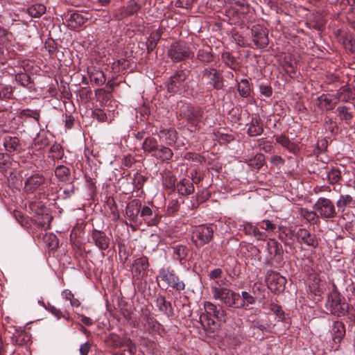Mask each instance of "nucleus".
<instances>
[{
	"instance_id": "f257e3e1",
	"label": "nucleus",
	"mask_w": 355,
	"mask_h": 355,
	"mask_svg": "<svg viewBox=\"0 0 355 355\" xmlns=\"http://www.w3.org/2000/svg\"><path fill=\"white\" fill-rule=\"evenodd\" d=\"M213 298L219 300L221 304L230 308H234L238 299V293L222 286H214L211 287Z\"/></svg>"
},
{
	"instance_id": "f03ea898",
	"label": "nucleus",
	"mask_w": 355,
	"mask_h": 355,
	"mask_svg": "<svg viewBox=\"0 0 355 355\" xmlns=\"http://www.w3.org/2000/svg\"><path fill=\"white\" fill-rule=\"evenodd\" d=\"M168 55L173 62H180L192 58L194 53L187 43L181 41L173 43L170 46Z\"/></svg>"
},
{
	"instance_id": "7ed1b4c3",
	"label": "nucleus",
	"mask_w": 355,
	"mask_h": 355,
	"mask_svg": "<svg viewBox=\"0 0 355 355\" xmlns=\"http://www.w3.org/2000/svg\"><path fill=\"white\" fill-rule=\"evenodd\" d=\"M318 217L325 220L334 218L336 214V207L333 202L326 198H319L313 205Z\"/></svg>"
},
{
	"instance_id": "20e7f679",
	"label": "nucleus",
	"mask_w": 355,
	"mask_h": 355,
	"mask_svg": "<svg viewBox=\"0 0 355 355\" xmlns=\"http://www.w3.org/2000/svg\"><path fill=\"white\" fill-rule=\"evenodd\" d=\"M326 306L331 314L337 316L344 315L347 309L344 298L337 291H332L329 295Z\"/></svg>"
},
{
	"instance_id": "39448f33",
	"label": "nucleus",
	"mask_w": 355,
	"mask_h": 355,
	"mask_svg": "<svg viewBox=\"0 0 355 355\" xmlns=\"http://www.w3.org/2000/svg\"><path fill=\"white\" fill-rule=\"evenodd\" d=\"M214 230L211 225H199L195 227L192 233V240L197 248H201L213 238Z\"/></svg>"
},
{
	"instance_id": "423d86ee",
	"label": "nucleus",
	"mask_w": 355,
	"mask_h": 355,
	"mask_svg": "<svg viewBox=\"0 0 355 355\" xmlns=\"http://www.w3.org/2000/svg\"><path fill=\"white\" fill-rule=\"evenodd\" d=\"M159 277L168 286L177 291H182L185 288V284L180 279L173 270L162 268L159 270Z\"/></svg>"
},
{
	"instance_id": "0eeeda50",
	"label": "nucleus",
	"mask_w": 355,
	"mask_h": 355,
	"mask_svg": "<svg viewBox=\"0 0 355 355\" xmlns=\"http://www.w3.org/2000/svg\"><path fill=\"white\" fill-rule=\"evenodd\" d=\"M203 79H207L210 85L216 89H220L223 86V78L222 73L213 67L205 68L202 72Z\"/></svg>"
},
{
	"instance_id": "6e6552de",
	"label": "nucleus",
	"mask_w": 355,
	"mask_h": 355,
	"mask_svg": "<svg viewBox=\"0 0 355 355\" xmlns=\"http://www.w3.org/2000/svg\"><path fill=\"white\" fill-rule=\"evenodd\" d=\"M202 113V109L191 105H182L180 109V114L193 125H196L201 120Z\"/></svg>"
},
{
	"instance_id": "1a4fd4ad",
	"label": "nucleus",
	"mask_w": 355,
	"mask_h": 355,
	"mask_svg": "<svg viewBox=\"0 0 355 355\" xmlns=\"http://www.w3.org/2000/svg\"><path fill=\"white\" fill-rule=\"evenodd\" d=\"M45 182L44 176L35 173L29 176L24 182V190L26 193H33L36 191Z\"/></svg>"
},
{
	"instance_id": "9d476101",
	"label": "nucleus",
	"mask_w": 355,
	"mask_h": 355,
	"mask_svg": "<svg viewBox=\"0 0 355 355\" xmlns=\"http://www.w3.org/2000/svg\"><path fill=\"white\" fill-rule=\"evenodd\" d=\"M252 41L257 47L265 48L268 44V37L266 31L260 26H253L252 28Z\"/></svg>"
},
{
	"instance_id": "9b49d317",
	"label": "nucleus",
	"mask_w": 355,
	"mask_h": 355,
	"mask_svg": "<svg viewBox=\"0 0 355 355\" xmlns=\"http://www.w3.org/2000/svg\"><path fill=\"white\" fill-rule=\"evenodd\" d=\"M296 237L300 243H304L309 247L315 248L318 245L315 236L311 234L306 229L300 228L296 232Z\"/></svg>"
},
{
	"instance_id": "f8f14e48",
	"label": "nucleus",
	"mask_w": 355,
	"mask_h": 355,
	"mask_svg": "<svg viewBox=\"0 0 355 355\" xmlns=\"http://www.w3.org/2000/svg\"><path fill=\"white\" fill-rule=\"evenodd\" d=\"M186 78L187 74L184 71L176 72L174 76L171 77L167 84L168 91L169 92H176Z\"/></svg>"
},
{
	"instance_id": "ddd939ff",
	"label": "nucleus",
	"mask_w": 355,
	"mask_h": 355,
	"mask_svg": "<svg viewBox=\"0 0 355 355\" xmlns=\"http://www.w3.org/2000/svg\"><path fill=\"white\" fill-rule=\"evenodd\" d=\"M92 238L96 246L100 250H105L109 247L110 239L106 234L98 230H94L92 232Z\"/></svg>"
},
{
	"instance_id": "4468645a",
	"label": "nucleus",
	"mask_w": 355,
	"mask_h": 355,
	"mask_svg": "<svg viewBox=\"0 0 355 355\" xmlns=\"http://www.w3.org/2000/svg\"><path fill=\"white\" fill-rule=\"evenodd\" d=\"M158 136L161 140L169 146L173 145L177 139V132L173 128H161L158 132Z\"/></svg>"
},
{
	"instance_id": "2eb2a0df",
	"label": "nucleus",
	"mask_w": 355,
	"mask_h": 355,
	"mask_svg": "<svg viewBox=\"0 0 355 355\" xmlns=\"http://www.w3.org/2000/svg\"><path fill=\"white\" fill-rule=\"evenodd\" d=\"M235 302L236 304L234 306V309H241L254 304L256 300L254 296L247 291H242L241 295L238 293V299Z\"/></svg>"
},
{
	"instance_id": "dca6fc26",
	"label": "nucleus",
	"mask_w": 355,
	"mask_h": 355,
	"mask_svg": "<svg viewBox=\"0 0 355 355\" xmlns=\"http://www.w3.org/2000/svg\"><path fill=\"white\" fill-rule=\"evenodd\" d=\"M331 334L335 343H340L345 335V328L343 323L339 321L334 322L331 327Z\"/></svg>"
},
{
	"instance_id": "f3484780",
	"label": "nucleus",
	"mask_w": 355,
	"mask_h": 355,
	"mask_svg": "<svg viewBox=\"0 0 355 355\" xmlns=\"http://www.w3.org/2000/svg\"><path fill=\"white\" fill-rule=\"evenodd\" d=\"M139 10V6L137 3H133L126 7H122L116 12L114 17L116 20H121L122 19L132 15Z\"/></svg>"
},
{
	"instance_id": "a211bd4d",
	"label": "nucleus",
	"mask_w": 355,
	"mask_h": 355,
	"mask_svg": "<svg viewBox=\"0 0 355 355\" xmlns=\"http://www.w3.org/2000/svg\"><path fill=\"white\" fill-rule=\"evenodd\" d=\"M204 308L207 314L213 315L218 320H224L225 316V311L222 309H217L216 306L212 302H205Z\"/></svg>"
},
{
	"instance_id": "6ab92c4d",
	"label": "nucleus",
	"mask_w": 355,
	"mask_h": 355,
	"mask_svg": "<svg viewBox=\"0 0 355 355\" xmlns=\"http://www.w3.org/2000/svg\"><path fill=\"white\" fill-rule=\"evenodd\" d=\"M275 138L277 143L291 153H295L299 149L298 146L296 144L293 143L286 135H276L275 136Z\"/></svg>"
},
{
	"instance_id": "aec40b11",
	"label": "nucleus",
	"mask_w": 355,
	"mask_h": 355,
	"mask_svg": "<svg viewBox=\"0 0 355 355\" xmlns=\"http://www.w3.org/2000/svg\"><path fill=\"white\" fill-rule=\"evenodd\" d=\"M263 123L259 118H252L248 124V133L250 137L260 135L263 132Z\"/></svg>"
},
{
	"instance_id": "412c9836",
	"label": "nucleus",
	"mask_w": 355,
	"mask_h": 355,
	"mask_svg": "<svg viewBox=\"0 0 355 355\" xmlns=\"http://www.w3.org/2000/svg\"><path fill=\"white\" fill-rule=\"evenodd\" d=\"M336 98L339 101L348 102L355 98V92L349 86H344L338 91Z\"/></svg>"
},
{
	"instance_id": "4be33fe9",
	"label": "nucleus",
	"mask_w": 355,
	"mask_h": 355,
	"mask_svg": "<svg viewBox=\"0 0 355 355\" xmlns=\"http://www.w3.org/2000/svg\"><path fill=\"white\" fill-rule=\"evenodd\" d=\"M178 192L182 196H188L194 192L193 183L189 180L184 178L177 184Z\"/></svg>"
},
{
	"instance_id": "5701e85b",
	"label": "nucleus",
	"mask_w": 355,
	"mask_h": 355,
	"mask_svg": "<svg viewBox=\"0 0 355 355\" xmlns=\"http://www.w3.org/2000/svg\"><path fill=\"white\" fill-rule=\"evenodd\" d=\"M156 304L159 310L168 317L173 315V310L171 303L167 302L164 296L160 295L157 298Z\"/></svg>"
},
{
	"instance_id": "b1692460",
	"label": "nucleus",
	"mask_w": 355,
	"mask_h": 355,
	"mask_svg": "<svg viewBox=\"0 0 355 355\" xmlns=\"http://www.w3.org/2000/svg\"><path fill=\"white\" fill-rule=\"evenodd\" d=\"M197 58L199 61L209 63L213 60L212 49L209 45H204L197 53Z\"/></svg>"
},
{
	"instance_id": "393cba45",
	"label": "nucleus",
	"mask_w": 355,
	"mask_h": 355,
	"mask_svg": "<svg viewBox=\"0 0 355 355\" xmlns=\"http://www.w3.org/2000/svg\"><path fill=\"white\" fill-rule=\"evenodd\" d=\"M148 267V259L146 257H141L135 259L132 266V272L136 275L145 272Z\"/></svg>"
},
{
	"instance_id": "a878e982",
	"label": "nucleus",
	"mask_w": 355,
	"mask_h": 355,
	"mask_svg": "<svg viewBox=\"0 0 355 355\" xmlns=\"http://www.w3.org/2000/svg\"><path fill=\"white\" fill-rule=\"evenodd\" d=\"M12 343L16 345H23L28 340V335L21 329H15L11 337Z\"/></svg>"
},
{
	"instance_id": "bb28decb",
	"label": "nucleus",
	"mask_w": 355,
	"mask_h": 355,
	"mask_svg": "<svg viewBox=\"0 0 355 355\" xmlns=\"http://www.w3.org/2000/svg\"><path fill=\"white\" fill-rule=\"evenodd\" d=\"M267 250L270 255L275 257L282 254V246L277 240L270 239L267 242Z\"/></svg>"
},
{
	"instance_id": "cd10ccee",
	"label": "nucleus",
	"mask_w": 355,
	"mask_h": 355,
	"mask_svg": "<svg viewBox=\"0 0 355 355\" xmlns=\"http://www.w3.org/2000/svg\"><path fill=\"white\" fill-rule=\"evenodd\" d=\"M3 146L10 153L17 151L19 148V139L16 137H6Z\"/></svg>"
},
{
	"instance_id": "c85d7f7f",
	"label": "nucleus",
	"mask_w": 355,
	"mask_h": 355,
	"mask_svg": "<svg viewBox=\"0 0 355 355\" xmlns=\"http://www.w3.org/2000/svg\"><path fill=\"white\" fill-rule=\"evenodd\" d=\"M154 155L159 160L164 162L170 160L173 155L171 149L166 146H162L160 148L155 150Z\"/></svg>"
},
{
	"instance_id": "c756f323",
	"label": "nucleus",
	"mask_w": 355,
	"mask_h": 355,
	"mask_svg": "<svg viewBox=\"0 0 355 355\" xmlns=\"http://www.w3.org/2000/svg\"><path fill=\"white\" fill-rule=\"evenodd\" d=\"M272 280L269 284L271 290H283L284 285L286 283V279L278 274H273L271 276Z\"/></svg>"
},
{
	"instance_id": "7c9ffc66",
	"label": "nucleus",
	"mask_w": 355,
	"mask_h": 355,
	"mask_svg": "<svg viewBox=\"0 0 355 355\" xmlns=\"http://www.w3.org/2000/svg\"><path fill=\"white\" fill-rule=\"evenodd\" d=\"M140 213V205L137 202H132L128 205L126 215L132 221H136Z\"/></svg>"
},
{
	"instance_id": "2f4dec72",
	"label": "nucleus",
	"mask_w": 355,
	"mask_h": 355,
	"mask_svg": "<svg viewBox=\"0 0 355 355\" xmlns=\"http://www.w3.org/2000/svg\"><path fill=\"white\" fill-rule=\"evenodd\" d=\"M237 86V89L241 96L246 98L250 95L251 88L249 80L248 79H241L240 82H238Z\"/></svg>"
},
{
	"instance_id": "473e14b6",
	"label": "nucleus",
	"mask_w": 355,
	"mask_h": 355,
	"mask_svg": "<svg viewBox=\"0 0 355 355\" xmlns=\"http://www.w3.org/2000/svg\"><path fill=\"white\" fill-rule=\"evenodd\" d=\"M143 320H144V327L148 331H158L160 328V324L155 320L153 317H150L146 313H143Z\"/></svg>"
},
{
	"instance_id": "72a5a7b5",
	"label": "nucleus",
	"mask_w": 355,
	"mask_h": 355,
	"mask_svg": "<svg viewBox=\"0 0 355 355\" xmlns=\"http://www.w3.org/2000/svg\"><path fill=\"white\" fill-rule=\"evenodd\" d=\"M338 116L347 123H350L354 118V115L349 111L347 106H339L336 109Z\"/></svg>"
},
{
	"instance_id": "f704fd0d",
	"label": "nucleus",
	"mask_w": 355,
	"mask_h": 355,
	"mask_svg": "<svg viewBox=\"0 0 355 355\" xmlns=\"http://www.w3.org/2000/svg\"><path fill=\"white\" fill-rule=\"evenodd\" d=\"M89 78L91 81L94 82L97 86L103 85L106 78L103 71L94 69L89 73Z\"/></svg>"
},
{
	"instance_id": "c9c22d12",
	"label": "nucleus",
	"mask_w": 355,
	"mask_h": 355,
	"mask_svg": "<svg viewBox=\"0 0 355 355\" xmlns=\"http://www.w3.org/2000/svg\"><path fill=\"white\" fill-rule=\"evenodd\" d=\"M300 215L309 223H315L318 218L316 210L311 211L306 208L300 209Z\"/></svg>"
},
{
	"instance_id": "e433bc0d",
	"label": "nucleus",
	"mask_w": 355,
	"mask_h": 355,
	"mask_svg": "<svg viewBox=\"0 0 355 355\" xmlns=\"http://www.w3.org/2000/svg\"><path fill=\"white\" fill-rule=\"evenodd\" d=\"M46 11V7L41 3L34 4L27 9L28 13L33 17H39Z\"/></svg>"
},
{
	"instance_id": "4c0bfd02",
	"label": "nucleus",
	"mask_w": 355,
	"mask_h": 355,
	"mask_svg": "<svg viewBox=\"0 0 355 355\" xmlns=\"http://www.w3.org/2000/svg\"><path fill=\"white\" fill-rule=\"evenodd\" d=\"M318 105L322 110H331L334 108L336 104L327 98L326 95H322L318 98Z\"/></svg>"
},
{
	"instance_id": "58836bf2",
	"label": "nucleus",
	"mask_w": 355,
	"mask_h": 355,
	"mask_svg": "<svg viewBox=\"0 0 355 355\" xmlns=\"http://www.w3.org/2000/svg\"><path fill=\"white\" fill-rule=\"evenodd\" d=\"M55 175L58 178H59L62 181H67L69 180V177L70 175V171L69 168L65 166L60 165L56 167L55 170Z\"/></svg>"
},
{
	"instance_id": "ea45409f",
	"label": "nucleus",
	"mask_w": 355,
	"mask_h": 355,
	"mask_svg": "<svg viewBox=\"0 0 355 355\" xmlns=\"http://www.w3.org/2000/svg\"><path fill=\"white\" fill-rule=\"evenodd\" d=\"M157 146V140L153 137H147L143 142L142 148L145 151L152 152L156 150Z\"/></svg>"
},
{
	"instance_id": "a19ab883",
	"label": "nucleus",
	"mask_w": 355,
	"mask_h": 355,
	"mask_svg": "<svg viewBox=\"0 0 355 355\" xmlns=\"http://www.w3.org/2000/svg\"><path fill=\"white\" fill-rule=\"evenodd\" d=\"M175 258L181 261L186 258L187 255V248L184 245H176L173 248Z\"/></svg>"
},
{
	"instance_id": "79ce46f5",
	"label": "nucleus",
	"mask_w": 355,
	"mask_h": 355,
	"mask_svg": "<svg viewBox=\"0 0 355 355\" xmlns=\"http://www.w3.org/2000/svg\"><path fill=\"white\" fill-rule=\"evenodd\" d=\"M259 148L266 152L271 153L273 150V146L272 143L264 138H261L257 141Z\"/></svg>"
},
{
	"instance_id": "37998d69",
	"label": "nucleus",
	"mask_w": 355,
	"mask_h": 355,
	"mask_svg": "<svg viewBox=\"0 0 355 355\" xmlns=\"http://www.w3.org/2000/svg\"><path fill=\"white\" fill-rule=\"evenodd\" d=\"M327 178L331 184H335L340 180L341 173L337 168H332L328 172Z\"/></svg>"
},
{
	"instance_id": "c03bdc74",
	"label": "nucleus",
	"mask_w": 355,
	"mask_h": 355,
	"mask_svg": "<svg viewBox=\"0 0 355 355\" xmlns=\"http://www.w3.org/2000/svg\"><path fill=\"white\" fill-rule=\"evenodd\" d=\"M87 18L83 17V15L78 12H73L71 15L69 20L72 23H75L76 26H80L85 22Z\"/></svg>"
},
{
	"instance_id": "a18cd8bd",
	"label": "nucleus",
	"mask_w": 355,
	"mask_h": 355,
	"mask_svg": "<svg viewBox=\"0 0 355 355\" xmlns=\"http://www.w3.org/2000/svg\"><path fill=\"white\" fill-rule=\"evenodd\" d=\"M352 202V198L349 195H342L338 200L336 205L338 208H344L349 206Z\"/></svg>"
},
{
	"instance_id": "49530a36",
	"label": "nucleus",
	"mask_w": 355,
	"mask_h": 355,
	"mask_svg": "<svg viewBox=\"0 0 355 355\" xmlns=\"http://www.w3.org/2000/svg\"><path fill=\"white\" fill-rule=\"evenodd\" d=\"M222 59L227 67L232 69H235V58L229 52L223 53L222 54Z\"/></svg>"
},
{
	"instance_id": "de8ad7c7",
	"label": "nucleus",
	"mask_w": 355,
	"mask_h": 355,
	"mask_svg": "<svg viewBox=\"0 0 355 355\" xmlns=\"http://www.w3.org/2000/svg\"><path fill=\"white\" fill-rule=\"evenodd\" d=\"M261 228L267 231L269 234L274 233L276 229V225L270 220H263L261 222Z\"/></svg>"
},
{
	"instance_id": "09e8293b",
	"label": "nucleus",
	"mask_w": 355,
	"mask_h": 355,
	"mask_svg": "<svg viewBox=\"0 0 355 355\" xmlns=\"http://www.w3.org/2000/svg\"><path fill=\"white\" fill-rule=\"evenodd\" d=\"M21 115L23 116L33 118L36 121H39L40 112L37 110H32L30 109H26L21 111Z\"/></svg>"
},
{
	"instance_id": "8fccbe9b",
	"label": "nucleus",
	"mask_w": 355,
	"mask_h": 355,
	"mask_svg": "<svg viewBox=\"0 0 355 355\" xmlns=\"http://www.w3.org/2000/svg\"><path fill=\"white\" fill-rule=\"evenodd\" d=\"M1 99L10 98L12 96L11 88L0 85Z\"/></svg>"
},
{
	"instance_id": "3c124183",
	"label": "nucleus",
	"mask_w": 355,
	"mask_h": 355,
	"mask_svg": "<svg viewBox=\"0 0 355 355\" xmlns=\"http://www.w3.org/2000/svg\"><path fill=\"white\" fill-rule=\"evenodd\" d=\"M250 232L257 240L264 241L267 236V235L265 233L259 231V230L255 227L250 226Z\"/></svg>"
},
{
	"instance_id": "603ef678",
	"label": "nucleus",
	"mask_w": 355,
	"mask_h": 355,
	"mask_svg": "<svg viewBox=\"0 0 355 355\" xmlns=\"http://www.w3.org/2000/svg\"><path fill=\"white\" fill-rule=\"evenodd\" d=\"M16 80L23 86H27L30 83V78L26 73H19L16 75Z\"/></svg>"
},
{
	"instance_id": "864d4df0",
	"label": "nucleus",
	"mask_w": 355,
	"mask_h": 355,
	"mask_svg": "<svg viewBox=\"0 0 355 355\" xmlns=\"http://www.w3.org/2000/svg\"><path fill=\"white\" fill-rule=\"evenodd\" d=\"M44 239L46 242H49L51 247L56 246L58 244V239L53 234H45Z\"/></svg>"
},
{
	"instance_id": "5fc2aeb1",
	"label": "nucleus",
	"mask_w": 355,
	"mask_h": 355,
	"mask_svg": "<svg viewBox=\"0 0 355 355\" xmlns=\"http://www.w3.org/2000/svg\"><path fill=\"white\" fill-rule=\"evenodd\" d=\"M270 309L276 314L277 317L279 318V319L283 320L284 318V314L282 310L281 309V307L279 306L277 304H271Z\"/></svg>"
},
{
	"instance_id": "6e6d98bb",
	"label": "nucleus",
	"mask_w": 355,
	"mask_h": 355,
	"mask_svg": "<svg viewBox=\"0 0 355 355\" xmlns=\"http://www.w3.org/2000/svg\"><path fill=\"white\" fill-rule=\"evenodd\" d=\"M92 116L94 119H96L101 122H103L107 119L105 113L101 110L94 111Z\"/></svg>"
},
{
	"instance_id": "4d7b16f0",
	"label": "nucleus",
	"mask_w": 355,
	"mask_h": 355,
	"mask_svg": "<svg viewBox=\"0 0 355 355\" xmlns=\"http://www.w3.org/2000/svg\"><path fill=\"white\" fill-rule=\"evenodd\" d=\"M140 214L146 220L150 216H153V211L149 207L144 206L141 209H140Z\"/></svg>"
},
{
	"instance_id": "13d9d810",
	"label": "nucleus",
	"mask_w": 355,
	"mask_h": 355,
	"mask_svg": "<svg viewBox=\"0 0 355 355\" xmlns=\"http://www.w3.org/2000/svg\"><path fill=\"white\" fill-rule=\"evenodd\" d=\"M184 157L186 159L193 160L197 162H201L202 159V157L200 155L191 152L185 153Z\"/></svg>"
},
{
	"instance_id": "bf43d9fd",
	"label": "nucleus",
	"mask_w": 355,
	"mask_h": 355,
	"mask_svg": "<svg viewBox=\"0 0 355 355\" xmlns=\"http://www.w3.org/2000/svg\"><path fill=\"white\" fill-rule=\"evenodd\" d=\"M34 144L35 146H38V148L41 149L48 145V139L46 137H40L35 139Z\"/></svg>"
},
{
	"instance_id": "052dcab7",
	"label": "nucleus",
	"mask_w": 355,
	"mask_h": 355,
	"mask_svg": "<svg viewBox=\"0 0 355 355\" xmlns=\"http://www.w3.org/2000/svg\"><path fill=\"white\" fill-rule=\"evenodd\" d=\"M260 92L261 94L264 95L266 97H270L272 94V89L271 87L267 85H261L260 86Z\"/></svg>"
},
{
	"instance_id": "680f3d73",
	"label": "nucleus",
	"mask_w": 355,
	"mask_h": 355,
	"mask_svg": "<svg viewBox=\"0 0 355 355\" xmlns=\"http://www.w3.org/2000/svg\"><path fill=\"white\" fill-rule=\"evenodd\" d=\"M91 349V344L89 342H86L80 347V355H88Z\"/></svg>"
},
{
	"instance_id": "e2e57ef3",
	"label": "nucleus",
	"mask_w": 355,
	"mask_h": 355,
	"mask_svg": "<svg viewBox=\"0 0 355 355\" xmlns=\"http://www.w3.org/2000/svg\"><path fill=\"white\" fill-rule=\"evenodd\" d=\"M284 68L287 73H295V68H296V64L295 62H286L284 64Z\"/></svg>"
},
{
	"instance_id": "0e129e2a",
	"label": "nucleus",
	"mask_w": 355,
	"mask_h": 355,
	"mask_svg": "<svg viewBox=\"0 0 355 355\" xmlns=\"http://www.w3.org/2000/svg\"><path fill=\"white\" fill-rule=\"evenodd\" d=\"M270 162L275 166L283 165L284 164V159L281 156L273 155L270 158Z\"/></svg>"
},
{
	"instance_id": "69168bd1",
	"label": "nucleus",
	"mask_w": 355,
	"mask_h": 355,
	"mask_svg": "<svg viewBox=\"0 0 355 355\" xmlns=\"http://www.w3.org/2000/svg\"><path fill=\"white\" fill-rule=\"evenodd\" d=\"M325 125H326V127L331 132L333 133L334 132V130L335 128H336V122L333 121V120L331 119H328V120H327L325 121Z\"/></svg>"
},
{
	"instance_id": "338daca9",
	"label": "nucleus",
	"mask_w": 355,
	"mask_h": 355,
	"mask_svg": "<svg viewBox=\"0 0 355 355\" xmlns=\"http://www.w3.org/2000/svg\"><path fill=\"white\" fill-rule=\"evenodd\" d=\"M222 275V270L220 268H216L211 270L209 273L211 279H217Z\"/></svg>"
},
{
	"instance_id": "774afa93",
	"label": "nucleus",
	"mask_w": 355,
	"mask_h": 355,
	"mask_svg": "<svg viewBox=\"0 0 355 355\" xmlns=\"http://www.w3.org/2000/svg\"><path fill=\"white\" fill-rule=\"evenodd\" d=\"M62 297L66 300H70L74 296L72 292L68 289L64 290L61 293Z\"/></svg>"
}]
</instances>
